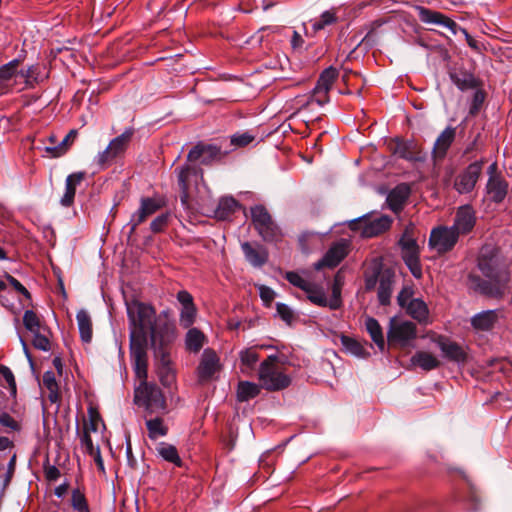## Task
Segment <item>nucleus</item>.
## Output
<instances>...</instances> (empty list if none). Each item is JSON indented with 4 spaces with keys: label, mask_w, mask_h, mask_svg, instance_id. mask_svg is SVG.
Masks as SVG:
<instances>
[{
    "label": "nucleus",
    "mask_w": 512,
    "mask_h": 512,
    "mask_svg": "<svg viewBox=\"0 0 512 512\" xmlns=\"http://www.w3.org/2000/svg\"><path fill=\"white\" fill-rule=\"evenodd\" d=\"M485 100V94L481 90H476L473 94L470 107H469V115L475 116L481 109V106Z\"/></svg>",
    "instance_id": "nucleus-53"
},
{
    "label": "nucleus",
    "mask_w": 512,
    "mask_h": 512,
    "mask_svg": "<svg viewBox=\"0 0 512 512\" xmlns=\"http://www.w3.org/2000/svg\"><path fill=\"white\" fill-rule=\"evenodd\" d=\"M346 254V245L344 243H335L329 248L323 258L315 263L314 267L316 270H320L323 267L334 268L345 258Z\"/></svg>",
    "instance_id": "nucleus-20"
},
{
    "label": "nucleus",
    "mask_w": 512,
    "mask_h": 512,
    "mask_svg": "<svg viewBox=\"0 0 512 512\" xmlns=\"http://www.w3.org/2000/svg\"><path fill=\"white\" fill-rule=\"evenodd\" d=\"M276 311H277V314L280 316V318L283 321H285L286 323H291V321L294 318L292 309L284 303H277Z\"/></svg>",
    "instance_id": "nucleus-59"
},
{
    "label": "nucleus",
    "mask_w": 512,
    "mask_h": 512,
    "mask_svg": "<svg viewBox=\"0 0 512 512\" xmlns=\"http://www.w3.org/2000/svg\"><path fill=\"white\" fill-rule=\"evenodd\" d=\"M71 504L74 510L78 512H90L84 494L78 489L72 491Z\"/></svg>",
    "instance_id": "nucleus-48"
},
{
    "label": "nucleus",
    "mask_w": 512,
    "mask_h": 512,
    "mask_svg": "<svg viewBox=\"0 0 512 512\" xmlns=\"http://www.w3.org/2000/svg\"><path fill=\"white\" fill-rule=\"evenodd\" d=\"M133 134V128H127L121 135L112 139L109 145L96 155L94 163L101 169L109 166L114 159L125 153Z\"/></svg>",
    "instance_id": "nucleus-8"
},
{
    "label": "nucleus",
    "mask_w": 512,
    "mask_h": 512,
    "mask_svg": "<svg viewBox=\"0 0 512 512\" xmlns=\"http://www.w3.org/2000/svg\"><path fill=\"white\" fill-rule=\"evenodd\" d=\"M478 267L488 280L471 276L470 280L474 288L489 297H502L507 288L509 273L497 254L494 251L487 254L482 250L478 259Z\"/></svg>",
    "instance_id": "nucleus-2"
},
{
    "label": "nucleus",
    "mask_w": 512,
    "mask_h": 512,
    "mask_svg": "<svg viewBox=\"0 0 512 512\" xmlns=\"http://www.w3.org/2000/svg\"><path fill=\"white\" fill-rule=\"evenodd\" d=\"M240 361L246 370L254 369L256 363L259 360V354L255 348H247L241 350L239 353Z\"/></svg>",
    "instance_id": "nucleus-43"
},
{
    "label": "nucleus",
    "mask_w": 512,
    "mask_h": 512,
    "mask_svg": "<svg viewBox=\"0 0 512 512\" xmlns=\"http://www.w3.org/2000/svg\"><path fill=\"white\" fill-rule=\"evenodd\" d=\"M418 17L421 22L425 24H435L448 28L454 35L461 32L468 45L471 48H477L476 41L469 35L466 29L460 27L455 21L445 16L443 13L431 10L429 8L418 6L417 7Z\"/></svg>",
    "instance_id": "nucleus-9"
},
{
    "label": "nucleus",
    "mask_w": 512,
    "mask_h": 512,
    "mask_svg": "<svg viewBox=\"0 0 512 512\" xmlns=\"http://www.w3.org/2000/svg\"><path fill=\"white\" fill-rule=\"evenodd\" d=\"M401 257L411 274L416 279H420L423 272L420 263L419 246H412V248L401 247Z\"/></svg>",
    "instance_id": "nucleus-22"
},
{
    "label": "nucleus",
    "mask_w": 512,
    "mask_h": 512,
    "mask_svg": "<svg viewBox=\"0 0 512 512\" xmlns=\"http://www.w3.org/2000/svg\"><path fill=\"white\" fill-rule=\"evenodd\" d=\"M136 377L141 383L135 390V403L143 407L149 416L165 411L166 401L161 389L155 384L148 383L147 377Z\"/></svg>",
    "instance_id": "nucleus-4"
},
{
    "label": "nucleus",
    "mask_w": 512,
    "mask_h": 512,
    "mask_svg": "<svg viewBox=\"0 0 512 512\" xmlns=\"http://www.w3.org/2000/svg\"><path fill=\"white\" fill-rule=\"evenodd\" d=\"M69 140H70V135H66L60 142L57 143V145L46 146L45 151L51 157H60L66 153Z\"/></svg>",
    "instance_id": "nucleus-50"
},
{
    "label": "nucleus",
    "mask_w": 512,
    "mask_h": 512,
    "mask_svg": "<svg viewBox=\"0 0 512 512\" xmlns=\"http://www.w3.org/2000/svg\"><path fill=\"white\" fill-rule=\"evenodd\" d=\"M498 321L497 310H485L471 317V325L478 331H490Z\"/></svg>",
    "instance_id": "nucleus-25"
},
{
    "label": "nucleus",
    "mask_w": 512,
    "mask_h": 512,
    "mask_svg": "<svg viewBox=\"0 0 512 512\" xmlns=\"http://www.w3.org/2000/svg\"><path fill=\"white\" fill-rule=\"evenodd\" d=\"M341 344L343 346V349L356 356V357H365L368 355V352L365 350V348L355 339L342 335L340 338Z\"/></svg>",
    "instance_id": "nucleus-42"
},
{
    "label": "nucleus",
    "mask_w": 512,
    "mask_h": 512,
    "mask_svg": "<svg viewBox=\"0 0 512 512\" xmlns=\"http://www.w3.org/2000/svg\"><path fill=\"white\" fill-rule=\"evenodd\" d=\"M85 177V172L79 171L69 174L65 180V191L60 198V205L63 207H70L75 198L76 187L82 182Z\"/></svg>",
    "instance_id": "nucleus-23"
},
{
    "label": "nucleus",
    "mask_w": 512,
    "mask_h": 512,
    "mask_svg": "<svg viewBox=\"0 0 512 512\" xmlns=\"http://www.w3.org/2000/svg\"><path fill=\"white\" fill-rule=\"evenodd\" d=\"M476 212L469 204L462 205L457 208L452 229L457 232V235H467L471 233L476 225Z\"/></svg>",
    "instance_id": "nucleus-14"
},
{
    "label": "nucleus",
    "mask_w": 512,
    "mask_h": 512,
    "mask_svg": "<svg viewBox=\"0 0 512 512\" xmlns=\"http://www.w3.org/2000/svg\"><path fill=\"white\" fill-rule=\"evenodd\" d=\"M241 249L246 261L253 267L260 268L268 260V252L263 245L258 243L242 242Z\"/></svg>",
    "instance_id": "nucleus-17"
},
{
    "label": "nucleus",
    "mask_w": 512,
    "mask_h": 512,
    "mask_svg": "<svg viewBox=\"0 0 512 512\" xmlns=\"http://www.w3.org/2000/svg\"><path fill=\"white\" fill-rule=\"evenodd\" d=\"M459 236L451 226H437L431 230L429 247L439 254L451 251L457 244Z\"/></svg>",
    "instance_id": "nucleus-11"
},
{
    "label": "nucleus",
    "mask_w": 512,
    "mask_h": 512,
    "mask_svg": "<svg viewBox=\"0 0 512 512\" xmlns=\"http://www.w3.org/2000/svg\"><path fill=\"white\" fill-rule=\"evenodd\" d=\"M413 290L411 287H403L397 296L398 305L402 308H406L407 304L413 300Z\"/></svg>",
    "instance_id": "nucleus-60"
},
{
    "label": "nucleus",
    "mask_w": 512,
    "mask_h": 512,
    "mask_svg": "<svg viewBox=\"0 0 512 512\" xmlns=\"http://www.w3.org/2000/svg\"><path fill=\"white\" fill-rule=\"evenodd\" d=\"M32 334H33L32 344L36 349L45 351V352L50 350V341L45 335L41 334V331L33 332Z\"/></svg>",
    "instance_id": "nucleus-56"
},
{
    "label": "nucleus",
    "mask_w": 512,
    "mask_h": 512,
    "mask_svg": "<svg viewBox=\"0 0 512 512\" xmlns=\"http://www.w3.org/2000/svg\"><path fill=\"white\" fill-rule=\"evenodd\" d=\"M338 77V71L334 67L326 68L319 76L315 86L316 93H328Z\"/></svg>",
    "instance_id": "nucleus-34"
},
{
    "label": "nucleus",
    "mask_w": 512,
    "mask_h": 512,
    "mask_svg": "<svg viewBox=\"0 0 512 512\" xmlns=\"http://www.w3.org/2000/svg\"><path fill=\"white\" fill-rule=\"evenodd\" d=\"M484 160L469 164L454 181V188L460 194H468L473 191L480 177Z\"/></svg>",
    "instance_id": "nucleus-12"
},
{
    "label": "nucleus",
    "mask_w": 512,
    "mask_h": 512,
    "mask_svg": "<svg viewBox=\"0 0 512 512\" xmlns=\"http://www.w3.org/2000/svg\"><path fill=\"white\" fill-rule=\"evenodd\" d=\"M407 313L419 323H426L429 316V311L426 303L419 298L411 300L406 307Z\"/></svg>",
    "instance_id": "nucleus-29"
},
{
    "label": "nucleus",
    "mask_w": 512,
    "mask_h": 512,
    "mask_svg": "<svg viewBox=\"0 0 512 512\" xmlns=\"http://www.w3.org/2000/svg\"><path fill=\"white\" fill-rule=\"evenodd\" d=\"M20 61L13 59L0 67V82L9 81L17 74Z\"/></svg>",
    "instance_id": "nucleus-45"
},
{
    "label": "nucleus",
    "mask_w": 512,
    "mask_h": 512,
    "mask_svg": "<svg viewBox=\"0 0 512 512\" xmlns=\"http://www.w3.org/2000/svg\"><path fill=\"white\" fill-rule=\"evenodd\" d=\"M36 67L35 66H29L26 69L17 70V74L25 79L26 84L31 85L33 81H36L35 76Z\"/></svg>",
    "instance_id": "nucleus-64"
},
{
    "label": "nucleus",
    "mask_w": 512,
    "mask_h": 512,
    "mask_svg": "<svg viewBox=\"0 0 512 512\" xmlns=\"http://www.w3.org/2000/svg\"><path fill=\"white\" fill-rule=\"evenodd\" d=\"M286 280L295 287L300 288L301 290H305L309 287L310 281L304 279L297 272H287L285 275Z\"/></svg>",
    "instance_id": "nucleus-52"
},
{
    "label": "nucleus",
    "mask_w": 512,
    "mask_h": 512,
    "mask_svg": "<svg viewBox=\"0 0 512 512\" xmlns=\"http://www.w3.org/2000/svg\"><path fill=\"white\" fill-rule=\"evenodd\" d=\"M412 145H413L412 142H403V143L398 144V146H397L398 155L401 158L406 159V160H414L415 157H414L413 152L411 151Z\"/></svg>",
    "instance_id": "nucleus-61"
},
{
    "label": "nucleus",
    "mask_w": 512,
    "mask_h": 512,
    "mask_svg": "<svg viewBox=\"0 0 512 512\" xmlns=\"http://www.w3.org/2000/svg\"><path fill=\"white\" fill-rule=\"evenodd\" d=\"M347 223L351 230L360 231L363 237L371 238L388 230L392 224V219L386 215L365 214L349 220Z\"/></svg>",
    "instance_id": "nucleus-6"
},
{
    "label": "nucleus",
    "mask_w": 512,
    "mask_h": 512,
    "mask_svg": "<svg viewBox=\"0 0 512 512\" xmlns=\"http://www.w3.org/2000/svg\"><path fill=\"white\" fill-rule=\"evenodd\" d=\"M259 296L264 303L269 304L275 298V291L266 285H258Z\"/></svg>",
    "instance_id": "nucleus-63"
},
{
    "label": "nucleus",
    "mask_w": 512,
    "mask_h": 512,
    "mask_svg": "<svg viewBox=\"0 0 512 512\" xmlns=\"http://www.w3.org/2000/svg\"><path fill=\"white\" fill-rule=\"evenodd\" d=\"M252 224L263 241L267 243H277L282 239V231L278 224L273 220L271 214L265 206L261 204L250 208Z\"/></svg>",
    "instance_id": "nucleus-5"
},
{
    "label": "nucleus",
    "mask_w": 512,
    "mask_h": 512,
    "mask_svg": "<svg viewBox=\"0 0 512 512\" xmlns=\"http://www.w3.org/2000/svg\"><path fill=\"white\" fill-rule=\"evenodd\" d=\"M261 385L249 381H241L237 388V399L240 402L249 401L257 397L260 393Z\"/></svg>",
    "instance_id": "nucleus-36"
},
{
    "label": "nucleus",
    "mask_w": 512,
    "mask_h": 512,
    "mask_svg": "<svg viewBox=\"0 0 512 512\" xmlns=\"http://www.w3.org/2000/svg\"><path fill=\"white\" fill-rule=\"evenodd\" d=\"M145 424L148 430V436L152 440L164 437L168 433L167 426L164 425L163 419L159 416L146 419Z\"/></svg>",
    "instance_id": "nucleus-37"
},
{
    "label": "nucleus",
    "mask_w": 512,
    "mask_h": 512,
    "mask_svg": "<svg viewBox=\"0 0 512 512\" xmlns=\"http://www.w3.org/2000/svg\"><path fill=\"white\" fill-rule=\"evenodd\" d=\"M365 328L375 345L380 351H383L385 348V338L378 320L373 317H367L365 319Z\"/></svg>",
    "instance_id": "nucleus-28"
},
{
    "label": "nucleus",
    "mask_w": 512,
    "mask_h": 512,
    "mask_svg": "<svg viewBox=\"0 0 512 512\" xmlns=\"http://www.w3.org/2000/svg\"><path fill=\"white\" fill-rule=\"evenodd\" d=\"M345 277L341 270H339L333 279L332 283V293L331 297L329 299L330 309L331 310H337L342 306V287L344 285Z\"/></svg>",
    "instance_id": "nucleus-31"
},
{
    "label": "nucleus",
    "mask_w": 512,
    "mask_h": 512,
    "mask_svg": "<svg viewBox=\"0 0 512 512\" xmlns=\"http://www.w3.org/2000/svg\"><path fill=\"white\" fill-rule=\"evenodd\" d=\"M255 140L250 132H238L231 136L230 143L234 147H246Z\"/></svg>",
    "instance_id": "nucleus-47"
},
{
    "label": "nucleus",
    "mask_w": 512,
    "mask_h": 512,
    "mask_svg": "<svg viewBox=\"0 0 512 512\" xmlns=\"http://www.w3.org/2000/svg\"><path fill=\"white\" fill-rule=\"evenodd\" d=\"M237 207L238 202L233 197H222L214 211V216L218 220H226L236 211Z\"/></svg>",
    "instance_id": "nucleus-32"
},
{
    "label": "nucleus",
    "mask_w": 512,
    "mask_h": 512,
    "mask_svg": "<svg viewBox=\"0 0 512 512\" xmlns=\"http://www.w3.org/2000/svg\"><path fill=\"white\" fill-rule=\"evenodd\" d=\"M434 342L447 360L457 364H463L466 362L467 353L462 345L442 335L437 336L434 339Z\"/></svg>",
    "instance_id": "nucleus-15"
},
{
    "label": "nucleus",
    "mask_w": 512,
    "mask_h": 512,
    "mask_svg": "<svg viewBox=\"0 0 512 512\" xmlns=\"http://www.w3.org/2000/svg\"><path fill=\"white\" fill-rule=\"evenodd\" d=\"M0 374L3 376L5 381L7 382L11 394H16V381L15 377L11 371V369L5 365H0Z\"/></svg>",
    "instance_id": "nucleus-58"
},
{
    "label": "nucleus",
    "mask_w": 512,
    "mask_h": 512,
    "mask_svg": "<svg viewBox=\"0 0 512 512\" xmlns=\"http://www.w3.org/2000/svg\"><path fill=\"white\" fill-rule=\"evenodd\" d=\"M177 172V181L181 190L180 200L183 207H187L188 204V189H189V178L191 175H196L197 171L195 168L189 165L182 166L175 170Z\"/></svg>",
    "instance_id": "nucleus-27"
},
{
    "label": "nucleus",
    "mask_w": 512,
    "mask_h": 512,
    "mask_svg": "<svg viewBox=\"0 0 512 512\" xmlns=\"http://www.w3.org/2000/svg\"><path fill=\"white\" fill-rule=\"evenodd\" d=\"M304 292L311 303L320 307L330 308L329 299H327L324 289L321 286L310 283L309 287L305 289Z\"/></svg>",
    "instance_id": "nucleus-35"
},
{
    "label": "nucleus",
    "mask_w": 512,
    "mask_h": 512,
    "mask_svg": "<svg viewBox=\"0 0 512 512\" xmlns=\"http://www.w3.org/2000/svg\"><path fill=\"white\" fill-rule=\"evenodd\" d=\"M338 20L336 15V9H330L324 11L319 18L311 19V27L314 32H318L324 29L326 26L336 23Z\"/></svg>",
    "instance_id": "nucleus-40"
},
{
    "label": "nucleus",
    "mask_w": 512,
    "mask_h": 512,
    "mask_svg": "<svg viewBox=\"0 0 512 512\" xmlns=\"http://www.w3.org/2000/svg\"><path fill=\"white\" fill-rule=\"evenodd\" d=\"M148 335L154 355L170 353V346L176 337L173 324L158 319L149 329Z\"/></svg>",
    "instance_id": "nucleus-7"
},
{
    "label": "nucleus",
    "mask_w": 512,
    "mask_h": 512,
    "mask_svg": "<svg viewBox=\"0 0 512 512\" xmlns=\"http://www.w3.org/2000/svg\"><path fill=\"white\" fill-rule=\"evenodd\" d=\"M416 336V325L413 322L396 317L390 319L387 331V339L390 344L404 348L409 346Z\"/></svg>",
    "instance_id": "nucleus-10"
},
{
    "label": "nucleus",
    "mask_w": 512,
    "mask_h": 512,
    "mask_svg": "<svg viewBox=\"0 0 512 512\" xmlns=\"http://www.w3.org/2000/svg\"><path fill=\"white\" fill-rule=\"evenodd\" d=\"M127 316L130 329V357L135 375L146 378L148 331L155 322V309L148 304L133 301L127 304Z\"/></svg>",
    "instance_id": "nucleus-1"
},
{
    "label": "nucleus",
    "mask_w": 512,
    "mask_h": 512,
    "mask_svg": "<svg viewBox=\"0 0 512 512\" xmlns=\"http://www.w3.org/2000/svg\"><path fill=\"white\" fill-rule=\"evenodd\" d=\"M411 362L425 371H431L440 366V361L434 355L423 351L416 352L412 356Z\"/></svg>",
    "instance_id": "nucleus-33"
},
{
    "label": "nucleus",
    "mask_w": 512,
    "mask_h": 512,
    "mask_svg": "<svg viewBox=\"0 0 512 512\" xmlns=\"http://www.w3.org/2000/svg\"><path fill=\"white\" fill-rule=\"evenodd\" d=\"M486 192L494 203H501L507 196L508 183L502 176H491L486 184Z\"/></svg>",
    "instance_id": "nucleus-21"
},
{
    "label": "nucleus",
    "mask_w": 512,
    "mask_h": 512,
    "mask_svg": "<svg viewBox=\"0 0 512 512\" xmlns=\"http://www.w3.org/2000/svg\"><path fill=\"white\" fill-rule=\"evenodd\" d=\"M258 379L261 387L268 391H280L287 388L291 378L285 374L278 364L277 355H270L259 366Z\"/></svg>",
    "instance_id": "nucleus-3"
},
{
    "label": "nucleus",
    "mask_w": 512,
    "mask_h": 512,
    "mask_svg": "<svg viewBox=\"0 0 512 512\" xmlns=\"http://www.w3.org/2000/svg\"><path fill=\"white\" fill-rule=\"evenodd\" d=\"M76 320L81 340L89 343L92 339V322L89 313L85 309L79 310Z\"/></svg>",
    "instance_id": "nucleus-30"
},
{
    "label": "nucleus",
    "mask_w": 512,
    "mask_h": 512,
    "mask_svg": "<svg viewBox=\"0 0 512 512\" xmlns=\"http://www.w3.org/2000/svg\"><path fill=\"white\" fill-rule=\"evenodd\" d=\"M147 218L148 216L139 207L138 210L132 214L131 219L128 223V226L130 227L128 236L130 237L135 232L136 228L141 223H143Z\"/></svg>",
    "instance_id": "nucleus-54"
},
{
    "label": "nucleus",
    "mask_w": 512,
    "mask_h": 512,
    "mask_svg": "<svg viewBox=\"0 0 512 512\" xmlns=\"http://www.w3.org/2000/svg\"><path fill=\"white\" fill-rule=\"evenodd\" d=\"M155 369L161 384L170 387L175 380V373L171 363L170 353L154 355Z\"/></svg>",
    "instance_id": "nucleus-18"
},
{
    "label": "nucleus",
    "mask_w": 512,
    "mask_h": 512,
    "mask_svg": "<svg viewBox=\"0 0 512 512\" xmlns=\"http://www.w3.org/2000/svg\"><path fill=\"white\" fill-rule=\"evenodd\" d=\"M205 335L197 328H190L186 333L185 345L187 350L197 353L203 347Z\"/></svg>",
    "instance_id": "nucleus-38"
},
{
    "label": "nucleus",
    "mask_w": 512,
    "mask_h": 512,
    "mask_svg": "<svg viewBox=\"0 0 512 512\" xmlns=\"http://www.w3.org/2000/svg\"><path fill=\"white\" fill-rule=\"evenodd\" d=\"M221 158L219 147L211 144L198 143L188 153L187 159L190 162H199L203 165H210Z\"/></svg>",
    "instance_id": "nucleus-16"
},
{
    "label": "nucleus",
    "mask_w": 512,
    "mask_h": 512,
    "mask_svg": "<svg viewBox=\"0 0 512 512\" xmlns=\"http://www.w3.org/2000/svg\"><path fill=\"white\" fill-rule=\"evenodd\" d=\"M23 324L25 328L33 333L39 332L43 329L41 322L33 310H26L23 315Z\"/></svg>",
    "instance_id": "nucleus-44"
},
{
    "label": "nucleus",
    "mask_w": 512,
    "mask_h": 512,
    "mask_svg": "<svg viewBox=\"0 0 512 512\" xmlns=\"http://www.w3.org/2000/svg\"><path fill=\"white\" fill-rule=\"evenodd\" d=\"M456 137V128L448 126L437 137L432 150L433 158L435 160H442L445 158L448 149L454 142Z\"/></svg>",
    "instance_id": "nucleus-19"
},
{
    "label": "nucleus",
    "mask_w": 512,
    "mask_h": 512,
    "mask_svg": "<svg viewBox=\"0 0 512 512\" xmlns=\"http://www.w3.org/2000/svg\"><path fill=\"white\" fill-rule=\"evenodd\" d=\"M80 442L85 452L89 455H94L100 449L98 446H94L90 433L86 429H84L80 436Z\"/></svg>",
    "instance_id": "nucleus-57"
},
{
    "label": "nucleus",
    "mask_w": 512,
    "mask_h": 512,
    "mask_svg": "<svg viewBox=\"0 0 512 512\" xmlns=\"http://www.w3.org/2000/svg\"><path fill=\"white\" fill-rule=\"evenodd\" d=\"M170 219L169 213H162L158 215L150 224V229L154 233H159L167 226Z\"/></svg>",
    "instance_id": "nucleus-55"
},
{
    "label": "nucleus",
    "mask_w": 512,
    "mask_h": 512,
    "mask_svg": "<svg viewBox=\"0 0 512 512\" xmlns=\"http://www.w3.org/2000/svg\"><path fill=\"white\" fill-rule=\"evenodd\" d=\"M221 368L220 359L211 348L204 349L197 367V378L200 383L210 382Z\"/></svg>",
    "instance_id": "nucleus-13"
},
{
    "label": "nucleus",
    "mask_w": 512,
    "mask_h": 512,
    "mask_svg": "<svg viewBox=\"0 0 512 512\" xmlns=\"http://www.w3.org/2000/svg\"><path fill=\"white\" fill-rule=\"evenodd\" d=\"M197 309L195 305L182 307L180 312V325L183 328H190L195 322Z\"/></svg>",
    "instance_id": "nucleus-46"
},
{
    "label": "nucleus",
    "mask_w": 512,
    "mask_h": 512,
    "mask_svg": "<svg viewBox=\"0 0 512 512\" xmlns=\"http://www.w3.org/2000/svg\"><path fill=\"white\" fill-rule=\"evenodd\" d=\"M162 207V204L160 201L150 198V197H144L141 198L140 201V209L149 217L152 214L156 213L160 208Z\"/></svg>",
    "instance_id": "nucleus-49"
},
{
    "label": "nucleus",
    "mask_w": 512,
    "mask_h": 512,
    "mask_svg": "<svg viewBox=\"0 0 512 512\" xmlns=\"http://www.w3.org/2000/svg\"><path fill=\"white\" fill-rule=\"evenodd\" d=\"M451 80L461 91L474 89L478 85L477 79L471 73L466 72L451 74Z\"/></svg>",
    "instance_id": "nucleus-41"
},
{
    "label": "nucleus",
    "mask_w": 512,
    "mask_h": 512,
    "mask_svg": "<svg viewBox=\"0 0 512 512\" xmlns=\"http://www.w3.org/2000/svg\"><path fill=\"white\" fill-rule=\"evenodd\" d=\"M394 274L386 270L380 276L379 286L377 291L378 301L381 305L387 306L390 304L391 295L393 291Z\"/></svg>",
    "instance_id": "nucleus-26"
},
{
    "label": "nucleus",
    "mask_w": 512,
    "mask_h": 512,
    "mask_svg": "<svg viewBox=\"0 0 512 512\" xmlns=\"http://www.w3.org/2000/svg\"><path fill=\"white\" fill-rule=\"evenodd\" d=\"M414 226L412 224L406 226L401 238L399 239V246L412 248V246H418L417 240L414 237Z\"/></svg>",
    "instance_id": "nucleus-51"
},
{
    "label": "nucleus",
    "mask_w": 512,
    "mask_h": 512,
    "mask_svg": "<svg viewBox=\"0 0 512 512\" xmlns=\"http://www.w3.org/2000/svg\"><path fill=\"white\" fill-rule=\"evenodd\" d=\"M5 278L17 292L21 293L26 299H31L30 292L15 277L6 273Z\"/></svg>",
    "instance_id": "nucleus-62"
},
{
    "label": "nucleus",
    "mask_w": 512,
    "mask_h": 512,
    "mask_svg": "<svg viewBox=\"0 0 512 512\" xmlns=\"http://www.w3.org/2000/svg\"><path fill=\"white\" fill-rule=\"evenodd\" d=\"M158 455L164 460L175 464L176 466L182 465V460L179 457L178 451L175 446L166 442H160L156 447Z\"/></svg>",
    "instance_id": "nucleus-39"
},
{
    "label": "nucleus",
    "mask_w": 512,
    "mask_h": 512,
    "mask_svg": "<svg viewBox=\"0 0 512 512\" xmlns=\"http://www.w3.org/2000/svg\"><path fill=\"white\" fill-rule=\"evenodd\" d=\"M409 195L410 188L407 184L402 183L397 185L387 195L386 201L389 208L395 213L400 212L403 209V206L406 203Z\"/></svg>",
    "instance_id": "nucleus-24"
}]
</instances>
